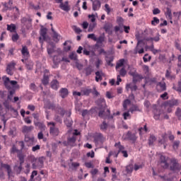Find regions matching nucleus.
I'll return each mask as SVG.
<instances>
[{
	"label": "nucleus",
	"mask_w": 181,
	"mask_h": 181,
	"mask_svg": "<svg viewBox=\"0 0 181 181\" xmlns=\"http://www.w3.org/2000/svg\"><path fill=\"white\" fill-rule=\"evenodd\" d=\"M49 75L44 74L43 78L42 79V84H43V86H47V84H49Z\"/></svg>",
	"instance_id": "bb28decb"
},
{
	"label": "nucleus",
	"mask_w": 181,
	"mask_h": 181,
	"mask_svg": "<svg viewBox=\"0 0 181 181\" xmlns=\"http://www.w3.org/2000/svg\"><path fill=\"white\" fill-rule=\"evenodd\" d=\"M57 4H59L60 9L65 11V12H69L70 11V6H69V1H66L63 4V0H54Z\"/></svg>",
	"instance_id": "39448f33"
},
{
	"label": "nucleus",
	"mask_w": 181,
	"mask_h": 181,
	"mask_svg": "<svg viewBox=\"0 0 181 181\" xmlns=\"http://www.w3.org/2000/svg\"><path fill=\"white\" fill-rule=\"evenodd\" d=\"M162 110L160 108L155 107L153 110V118L156 121L159 120L160 118V115H162Z\"/></svg>",
	"instance_id": "6e6552de"
},
{
	"label": "nucleus",
	"mask_w": 181,
	"mask_h": 181,
	"mask_svg": "<svg viewBox=\"0 0 181 181\" xmlns=\"http://www.w3.org/2000/svg\"><path fill=\"white\" fill-rule=\"evenodd\" d=\"M105 37L104 36H100L99 37L97 38V40L95 42H97V43H103L104 42Z\"/></svg>",
	"instance_id": "864d4df0"
},
{
	"label": "nucleus",
	"mask_w": 181,
	"mask_h": 181,
	"mask_svg": "<svg viewBox=\"0 0 181 181\" xmlns=\"http://www.w3.org/2000/svg\"><path fill=\"white\" fill-rule=\"evenodd\" d=\"M166 10H167V11L165 13L166 18L170 19V21H172V10L169 7H167Z\"/></svg>",
	"instance_id": "2f4dec72"
},
{
	"label": "nucleus",
	"mask_w": 181,
	"mask_h": 181,
	"mask_svg": "<svg viewBox=\"0 0 181 181\" xmlns=\"http://www.w3.org/2000/svg\"><path fill=\"white\" fill-rule=\"evenodd\" d=\"M51 47L47 48V52L48 54H53L54 53V49L56 48V45L53 42L50 43Z\"/></svg>",
	"instance_id": "393cba45"
},
{
	"label": "nucleus",
	"mask_w": 181,
	"mask_h": 181,
	"mask_svg": "<svg viewBox=\"0 0 181 181\" xmlns=\"http://www.w3.org/2000/svg\"><path fill=\"white\" fill-rule=\"evenodd\" d=\"M24 141L26 143L30 142V144H33V142H35V137H30L29 135L25 134Z\"/></svg>",
	"instance_id": "c756f323"
},
{
	"label": "nucleus",
	"mask_w": 181,
	"mask_h": 181,
	"mask_svg": "<svg viewBox=\"0 0 181 181\" xmlns=\"http://www.w3.org/2000/svg\"><path fill=\"white\" fill-rule=\"evenodd\" d=\"M64 124L68 128H71V125H73V122H70V119H69L68 118L64 120Z\"/></svg>",
	"instance_id": "09e8293b"
},
{
	"label": "nucleus",
	"mask_w": 181,
	"mask_h": 181,
	"mask_svg": "<svg viewBox=\"0 0 181 181\" xmlns=\"http://www.w3.org/2000/svg\"><path fill=\"white\" fill-rule=\"evenodd\" d=\"M21 153V150L18 149L16 148V146H15V144H13L12 146V148H11V153Z\"/></svg>",
	"instance_id": "58836bf2"
},
{
	"label": "nucleus",
	"mask_w": 181,
	"mask_h": 181,
	"mask_svg": "<svg viewBox=\"0 0 181 181\" xmlns=\"http://www.w3.org/2000/svg\"><path fill=\"white\" fill-rule=\"evenodd\" d=\"M83 95H86V96H88L90 95V94H91V93H93V89L90 88V89H84L83 90Z\"/></svg>",
	"instance_id": "37998d69"
},
{
	"label": "nucleus",
	"mask_w": 181,
	"mask_h": 181,
	"mask_svg": "<svg viewBox=\"0 0 181 181\" xmlns=\"http://www.w3.org/2000/svg\"><path fill=\"white\" fill-rule=\"evenodd\" d=\"M18 144L20 145L21 146V152H22V151H23V149H25V141H18Z\"/></svg>",
	"instance_id": "e2e57ef3"
},
{
	"label": "nucleus",
	"mask_w": 181,
	"mask_h": 181,
	"mask_svg": "<svg viewBox=\"0 0 181 181\" xmlns=\"http://www.w3.org/2000/svg\"><path fill=\"white\" fill-rule=\"evenodd\" d=\"M1 169H6L7 170L8 178L11 177V173H12V168H11V165L8 164L1 163Z\"/></svg>",
	"instance_id": "9b49d317"
},
{
	"label": "nucleus",
	"mask_w": 181,
	"mask_h": 181,
	"mask_svg": "<svg viewBox=\"0 0 181 181\" xmlns=\"http://www.w3.org/2000/svg\"><path fill=\"white\" fill-rule=\"evenodd\" d=\"M34 125L38 127L41 132H45V131H46V124L42 122H37L34 123Z\"/></svg>",
	"instance_id": "f3484780"
},
{
	"label": "nucleus",
	"mask_w": 181,
	"mask_h": 181,
	"mask_svg": "<svg viewBox=\"0 0 181 181\" xmlns=\"http://www.w3.org/2000/svg\"><path fill=\"white\" fill-rule=\"evenodd\" d=\"M175 115L177 117L178 119H181V109L180 107H177L175 112Z\"/></svg>",
	"instance_id": "a18cd8bd"
},
{
	"label": "nucleus",
	"mask_w": 181,
	"mask_h": 181,
	"mask_svg": "<svg viewBox=\"0 0 181 181\" xmlns=\"http://www.w3.org/2000/svg\"><path fill=\"white\" fill-rule=\"evenodd\" d=\"M103 29L108 35H112V30H111V29H112V23H106L103 26Z\"/></svg>",
	"instance_id": "9d476101"
},
{
	"label": "nucleus",
	"mask_w": 181,
	"mask_h": 181,
	"mask_svg": "<svg viewBox=\"0 0 181 181\" xmlns=\"http://www.w3.org/2000/svg\"><path fill=\"white\" fill-rule=\"evenodd\" d=\"M91 93L93 95H95L96 97H98V95H100V93L98 91H97V89L95 88V87H93V90H92Z\"/></svg>",
	"instance_id": "338daca9"
},
{
	"label": "nucleus",
	"mask_w": 181,
	"mask_h": 181,
	"mask_svg": "<svg viewBox=\"0 0 181 181\" xmlns=\"http://www.w3.org/2000/svg\"><path fill=\"white\" fill-rule=\"evenodd\" d=\"M35 129L33 126H23L22 129L23 134H29V132H32Z\"/></svg>",
	"instance_id": "a211bd4d"
},
{
	"label": "nucleus",
	"mask_w": 181,
	"mask_h": 181,
	"mask_svg": "<svg viewBox=\"0 0 181 181\" xmlns=\"http://www.w3.org/2000/svg\"><path fill=\"white\" fill-rule=\"evenodd\" d=\"M95 81L99 82L100 80H103V76H101V74H100V71H96L95 72Z\"/></svg>",
	"instance_id": "79ce46f5"
},
{
	"label": "nucleus",
	"mask_w": 181,
	"mask_h": 181,
	"mask_svg": "<svg viewBox=\"0 0 181 181\" xmlns=\"http://www.w3.org/2000/svg\"><path fill=\"white\" fill-rule=\"evenodd\" d=\"M178 63H177V67L181 68V54L178 55Z\"/></svg>",
	"instance_id": "774afa93"
},
{
	"label": "nucleus",
	"mask_w": 181,
	"mask_h": 181,
	"mask_svg": "<svg viewBox=\"0 0 181 181\" xmlns=\"http://www.w3.org/2000/svg\"><path fill=\"white\" fill-rule=\"evenodd\" d=\"M101 8V1L100 0H93L92 9L93 11H98Z\"/></svg>",
	"instance_id": "4468645a"
},
{
	"label": "nucleus",
	"mask_w": 181,
	"mask_h": 181,
	"mask_svg": "<svg viewBox=\"0 0 181 181\" xmlns=\"http://www.w3.org/2000/svg\"><path fill=\"white\" fill-rule=\"evenodd\" d=\"M153 42H159L160 40V35H159V33H157V35L154 37H152Z\"/></svg>",
	"instance_id": "680f3d73"
},
{
	"label": "nucleus",
	"mask_w": 181,
	"mask_h": 181,
	"mask_svg": "<svg viewBox=\"0 0 181 181\" xmlns=\"http://www.w3.org/2000/svg\"><path fill=\"white\" fill-rule=\"evenodd\" d=\"M49 134L52 136H58L59 134H60V131L59 130V128H57V127H49Z\"/></svg>",
	"instance_id": "ddd939ff"
},
{
	"label": "nucleus",
	"mask_w": 181,
	"mask_h": 181,
	"mask_svg": "<svg viewBox=\"0 0 181 181\" xmlns=\"http://www.w3.org/2000/svg\"><path fill=\"white\" fill-rule=\"evenodd\" d=\"M23 165V164L20 163L19 166H18V165L14 166V170H16V173H18V175H19V173H21V172H22Z\"/></svg>",
	"instance_id": "4c0bfd02"
},
{
	"label": "nucleus",
	"mask_w": 181,
	"mask_h": 181,
	"mask_svg": "<svg viewBox=\"0 0 181 181\" xmlns=\"http://www.w3.org/2000/svg\"><path fill=\"white\" fill-rule=\"evenodd\" d=\"M86 156L88 157V158H94V156H95V153H94V151H91V152H88V153H86Z\"/></svg>",
	"instance_id": "69168bd1"
},
{
	"label": "nucleus",
	"mask_w": 181,
	"mask_h": 181,
	"mask_svg": "<svg viewBox=\"0 0 181 181\" xmlns=\"http://www.w3.org/2000/svg\"><path fill=\"white\" fill-rule=\"evenodd\" d=\"M50 86H51V88H52V90H59V87L60 85L57 79H54L51 81Z\"/></svg>",
	"instance_id": "aec40b11"
},
{
	"label": "nucleus",
	"mask_w": 181,
	"mask_h": 181,
	"mask_svg": "<svg viewBox=\"0 0 181 181\" xmlns=\"http://www.w3.org/2000/svg\"><path fill=\"white\" fill-rule=\"evenodd\" d=\"M181 100L179 99L173 98L171 100H167L163 103V107H170L173 108V107H177L180 105Z\"/></svg>",
	"instance_id": "7ed1b4c3"
},
{
	"label": "nucleus",
	"mask_w": 181,
	"mask_h": 181,
	"mask_svg": "<svg viewBox=\"0 0 181 181\" xmlns=\"http://www.w3.org/2000/svg\"><path fill=\"white\" fill-rule=\"evenodd\" d=\"M148 141L149 146H152V145H153V142L156 141V137L154 135H151Z\"/></svg>",
	"instance_id": "72a5a7b5"
},
{
	"label": "nucleus",
	"mask_w": 181,
	"mask_h": 181,
	"mask_svg": "<svg viewBox=\"0 0 181 181\" xmlns=\"http://www.w3.org/2000/svg\"><path fill=\"white\" fill-rule=\"evenodd\" d=\"M21 54H23L24 57H29V49H28V47L23 46L21 49Z\"/></svg>",
	"instance_id": "a878e982"
},
{
	"label": "nucleus",
	"mask_w": 181,
	"mask_h": 181,
	"mask_svg": "<svg viewBox=\"0 0 181 181\" xmlns=\"http://www.w3.org/2000/svg\"><path fill=\"white\" fill-rule=\"evenodd\" d=\"M30 90H32L33 91H36V90H37V88L36 87V84L32 83L30 85Z\"/></svg>",
	"instance_id": "0e129e2a"
},
{
	"label": "nucleus",
	"mask_w": 181,
	"mask_h": 181,
	"mask_svg": "<svg viewBox=\"0 0 181 181\" xmlns=\"http://www.w3.org/2000/svg\"><path fill=\"white\" fill-rule=\"evenodd\" d=\"M179 145H180V141H174L173 144V149L176 150L179 148Z\"/></svg>",
	"instance_id": "49530a36"
},
{
	"label": "nucleus",
	"mask_w": 181,
	"mask_h": 181,
	"mask_svg": "<svg viewBox=\"0 0 181 181\" xmlns=\"http://www.w3.org/2000/svg\"><path fill=\"white\" fill-rule=\"evenodd\" d=\"M15 66H16V64L15 62L9 63L7 65V67H6L7 74H8L9 76H13V72H12V70L15 69Z\"/></svg>",
	"instance_id": "1a4fd4ad"
},
{
	"label": "nucleus",
	"mask_w": 181,
	"mask_h": 181,
	"mask_svg": "<svg viewBox=\"0 0 181 181\" xmlns=\"http://www.w3.org/2000/svg\"><path fill=\"white\" fill-rule=\"evenodd\" d=\"M119 76L122 77H125L127 76V70H125V68H122L119 71Z\"/></svg>",
	"instance_id": "8fccbe9b"
},
{
	"label": "nucleus",
	"mask_w": 181,
	"mask_h": 181,
	"mask_svg": "<svg viewBox=\"0 0 181 181\" xmlns=\"http://www.w3.org/2000/svg\"><path fill=\"white\" fill-rule=\"evenodd\" d=\"M100 129L101 131H105L108 129V124L105 121H103L100 125Z\"/></svg>",
	"instance_id": "f704fd0d"
},
{
	"label": "nucleus",
	"mask_w": 181,
	"mask_h": 181,
	"mask_svg": "<svg viewBox=\"0 0 181 181\" xmlns=\"http://www.w3.org/2000/svg\"><path fill=\"white\" fill-rule=\"evenodd\" d=\"M148 56V54H146L144 55V57H143V60L144 62V63H147V62H151V59H152V57L151 56H148V58H147Z\"/></svg>",
	"instance_id": "c03bdc74"
},
{
	"label": "nucleus",
	"mask_w": 181,
	"mask_h": 181,
	"mask_svg": "<svg viewBox=\"0 0 181 181\" xmlns=\"http://www.w3.org/2000/svg\"><path fill=\"white\" fill-rule=\"evenodd\" d=\"M74 30L77 33V35H80L81 32H83V30L80 28L77 27V25H74Z\"/></svg>",
	"instance_id": "de8ad7c7"
},
{
	"label": "nucleus",
	"mask_w": 181,
	"mask_h": 181,
	"mask_svg": "<svg viewBox=\"0 0 181 181\" xmlns=\"http://www.w3.org/2000/svg\"><path fill=\"white\" fill-rule=\"evenodd\" d=\"M57 109L60 111L59 112L58 110L59 115H61V117H64V115L66 114V111L63 110V107H57Z\"/></svg>",
	"instance_id": "3c124183"
},
{
	"label": "nucleus",
	"mask_w": 181,
	"mask_h": 181,
	"mask_svg": "<svg viewBox=\"0 0 181 181\" xmlns=\"http://www.w3.org/2000/svg\"><path fill=\"white\" fill-rule=\"evenodd\" d=\"M86 76H90L91 73H93V66L89 65L85 69Z\"/></svg>",
	"instance_id": "c9c22d12"
},
{
	"label": "nucleus",
	"mask_w": 181,
	"mask_h": 181,
	"mask_svg": "<svg viewBox=\"0 0 181 181\" xmlns=\"http://www.w3.org/2000/svg\"><path fill=\"white\" fill-rule=\"evenodd\" d=\"M159 22L160 21L158 17H153V21H151V25H153V26H156V25H158Z\"/></svg>",
	"instance_id": "ea45409f"
},
{
	"label": "nucleus",
	"mask_w": 181,
	"mask_h": 181,
	"mask_svg": "<svg viewBox=\"0 0 181 181\" xmlns=\"http://www.w3.org/2000/svg\"><path fill=\"white\" fill-rule=\"evenodd\" d=\"M158 85L160 86L162 91H166V83H162L161 82H159Z\"/></svg>",
	"instance_id": "13d9d810"
},
{
	"label": "nucleus",
	"mask_w": 181,
	"mask_h": 181,
	"mask_svg": "<svg viewBox=\"0 0 181 181\" xmlns=\"http://www.w3.org/2000/svg\"><path fill=\"white\" fill-rule=\"evenodd\" d=\"M95 104L98 107V110H99V112L98 114L99 118H103L105 111L108 110L107 103H105V99H104V98H98L95 101Z\"/></svg>",
	"instance_id": "f257e3e1"
},
{
	"label": "nucleus",
	"mask_w": 181,
	"mask_h": 181,
	"mask_svg": "<svg viewBox=\"0 0 181 181\" xmlns=\"http://www.w3.org/2000/svg\"><path fill=\"white\" fill-rule=\"evenodd\" d=\"M112 62H114V57H106V63L107 66H110V67H112V66H114Z\"/></svg>",
	"instance_id": "7c9ffc66"
},
{
	"label": "nucleus",
	"mask_w": 181,
	"mask_h": 181,
	"mask_svg": "<svg viewBox=\"0 0 181 181\" xmlns=\"http://www.w3.org/2000/svg\"><path fill=\"white\" fill-rule=\"evenodd\" d=\"M54 42H59L60 40V38L59 37V34L57 33H54L52 36Z\"/></svg>",
	"instance_id": "6e6d98bb"
},
{
	"label": "nucleus",
	"mask_w": 181,
	"mask_h": 181,
	"mask_svg": "<svg viewBox=\"0 0 181 181\" xmlns=\"http://www.w3.org/2000/svg\"><path fill=\"white\" fill-rule=\"evenodd\" d=\"M110 114L111 112L110 111V109H107V110L104 112V117L100 118H102L103 119H107V118L108 119H112V118H114V116L111 115Z\"/></svg>",
	"instance_id": "4be33fe9"
},
{
	"label": "nucleus",
	"mask_w": 181,
	"mask_h": 181,
	"mask_svg": "<svg viewBox=\"0 0 181 181\" xmlns=\"http://www.w3.org/2000/svg\"><path fill=\"white\" fill-rule=\"evenodd\" d=\"M94 141L95 143L100 142V144H104V136L103 134L100 133L94 136Z\"/></svg>",
	"instance_id": "dca6fc26"
},
{
	"label": "nucleus",
	"mask_w": 181,
	"mask_h": 181,
	"mask_svg": "<svg viewBox=\"0 0 181 181\" xmlns=\"http://www.w3.org/2000/svg\"><path fill=\"white\" fill-rule=\"evenodd\" d=\"M12 40L13 42H18L19 40V35L18 33L13 34L12 35Z\"/></svg>",
	"instance_id": "5fc2aeb1"
},
{
	"label": "nucleus",
	"mask_w": 181,
	"mask_h": 181,
	"mask_svg": "<svg viewBox=\"0 0 181 181\" xmlns=\"http://www.w3.org/2000/svg\"><path fill=\"white\" fill-rule=\"evenodd\" d=\"M124 139L127 141H131L133 144H135L138 137L136 136V133H132V132L128 131L125 135Z\"/></svg>",
	"instance_id": "20e7f679"
},
{
	"label": "nucleus",
	"mask_w": 181,
	"mask_h": 181,
	"mask_svg": "<svg viewBox=\"0 0 181 181\" xmlns=\"http://www.w3.org/2000/svg\"><path fill=\"white\" fill-rule=\"evenodd\" d=\"M129 88L132 91H136V90H138V86L136 85H134L132 86V83H127L126 85V90L127 91H129Z\"/></svg>",
	"instance_id": "b1692460"
},
{
	"label": "nucleus",
	"mask_w": 181,
	"mask_h": 181,
	"mask_svg": "<svg viewBox=\"0 0 181 181\" xmlns=\"http://www.w3.org/2000/svg\"><path fill=\"white\" fill-rule=\"evenodd\" d=\"M88 18L89 19L91 18L90 22L92 23L89 24L88 32H93V30H94V28L97 26V23H94L95 22V16H94V14L88 15Z\"/></svg>",
	"instance_id": "0eeeda50"
},
{
	"label": "nucleus",
	"mask_w": 181,
	"mask_h": 181,
	"mask_svg": "<svg viewBox=\"0 0 181 181\" xmlns=\"http://www.w3.org/2000/svg\"><path fill=\"white\" fill-rule=\"evenodd\" d=\"M130 111L132 113L135 112V111H138L139 112H142V109L139 108V106L136 105H134L132 108L130 109Z\"/></svg>",
	"instance_id": "473e14b6"
},
{
	"label": "nucleus",
	"mask_w": 181,
	"mask_h": 181,
	"mask_svg": "<svg viewBox=\"0 0 181 181\" xmlns=\"http://www.w3.org/2000/svg\"><path fill=\"white\" fill-rule=\"evenodd\" d=\"M59 95L62 98H66L69 97V89H67V88H62L59 90Z\"/></svg>",
	"instance_id": "f8f14e48"
},
{
	"label": "nucleus",
	"mask_w": 181,
	"mask_h": 181,
	"mask_svg": "<svg viewBox=\"0 0 181 181\" xmlns=\"http://www.w3.org/2000/svg\"><path fill=\"white\" fill-rule=\"evenodd\" d=\"M119 62L117 63V65H116V69H118V67H122V66H124V63L125 62V59H119Z\"/></svg>",
	"instance_id": "603ef678"
},
{
	"label": "nucleus",
	"mask_w": 181,
	"mask_h": 181,
	"mask_svg": "<svg viewBox=\"0 0 181 181\" xmlns=\"http://www.w3.org/2000/svg\"><path fill=\"white\" fill-rule=\"evenodd\" d=\"M86 168H88V169H93L94 168V165L90 162L85 163Z\"/></svg>",
	"instance_id": "bf43d9fd"
},
{
	"label": "nucleus",
	"mask_w": 181,
	"mask_h": 181,
	"mask_svg": "<svg viewBox=\"0 0 181 181\" xmlns=\"http://www.w3.org/2000/svg\"><path fill=\"white\" fill-rule=\"evenodd\" d=\"M7 30L8 32H11V33L13 32H16V25L13 23H11V25H7Z\"/></svg>",
	"instance_id": "cd10ccee"
},
{
	"label": "nucleus",
	"mask_w": 181,
	"mask_h": 181,
	"mask_svg": "<svg viewBox=\"0 0 181 181\" xmlns=\"http://www.w3.org/2000/svg\"><path fill=\"white\" fill-rule=\"evenodd\" d=\"M4 110V107H2V105L0 104V114L1 115V117H3L2 121L4 122V125L6 124V119H5V115L6 114H2V110Z\"/></svg>",
	"instance_id": "a19ab883"
},
{
	"label": "nucleus",
	"mask_w": 181,
	"mask_h": 181,
	"mask_svg": "<svg viewBox=\"0 0 181 181\" xmlns=\"http://www.w3.org/2000/svg\"><path fill=\"white\" fill-rule=\"evenodd\" d=\"M160 163L164 164L163 165H162V168H163V169H168V168H169V163L168 162V160H166V156H160Z\"/></svg>",
	"instance_id": "2eb2a0df"
},
{
	"label": "nucleus",
	"mask_w": 181,
	"mask_h": 181,
	"mask_svg": "<svg viewBox=\"0 0 181 181\" xmlns=\"http://www.w3.org/2000/svg\"><path fill=\"white\" fill-rule=\"evenodd\" d=\"M133 171H134V164H129L126 166L127 173H132Z\"/></svg>",
	"instance_id": "e433bc0d"
},
{
	"label": "nucleus",
	"mask_w": 181,
	"mask_h": 181,
	"mask_svg": "<svg viewBox=\"0 0 181 181\" xmlns=\"http://www.w3.org/2000/svg\"><path fill=\"white\" fill-rule=\"evenodd\" d=\"M170 170L173 173H179L180 170H181V165L176 158L170 160Z\"/></svg>",
	"instance_id": "f03ea898"
},
{
	"label": "nucleus",
	"mask_w": 181,
	"mask_h": 181,
	"mask_svg": "<svg viewBox=\"0 0 181 181\" xmlns=\"http://www.w3.org/2000/svg\"><path fill=\"white\" fill-rule=\"evenodd\" d=\"M17 158H18L21 165H23V163H25V156H23L22 151L17 154Z\"/></svg>",
	"instance_id": "c85d7f7f"
},
{
	"label": "nucleus",
	"mask_w": 181,
	"mask_h": 181,
	"mask_svg": "<svg viewBox=\"0 0 181 181\" xmlns=\"http://www.w3.org/2000/svg\"><path fill=\"white\" fill-rule=\"evenodd\" d=\"M168 139H170V141H175V136L172 134V132L168 131Z\"/></svg>",
	"instance_id": "4d7b16f0"
},
{
	"label": "nucleus",
	"mask_w": 181,
	"mask_h": 181,
	"mask_svg": "<svg viewBox=\"0 0 181 181\" xmlns=\"http://www.w3.org/2000/svg\"><path fill=\"white\" fill-rule=\"evenodd\" d=\"M44 108L54 111V110H56V105L54 103H52L51 102H47L46 104H45Z\"/></svg>",
	"instance_id": "412c9836"
},
{
	"label": "nucleus",
	"mask_w": 181,
	"mask_h": 181,
	"mask_svg": "<svg viewBox=\"0 0 181 181\" xmlns=\"http://www.w3.org/2000/svg\"><path fill=\"white\" fill-rule=\"evenodd\" d=\"M76 141H77V139L75 136H73L72 137H69L67 139V144L69 145V146H74V144H76Z\"/></svg>",
	"instance_id": "5701e85b"
},
{
	"label": "nucleus",
	"mask_w": 181,
	"mask_h": 181,
	"mask_svg": "<svg viewBox=\"0 0 181 181\" xmlns=\"http://www.w3.org/2000/svg\"><path fill=\"white\" fill-rule=\"evenodd\" d=\"M40 35L42 37H39V42L40 43H43L45 40H46V35H47V28L43 27V25L41 26Z\"/></svg>",
	"instance_id": "423d86ee"
},
{
	"label": "nucleus",
	"mask_w": 181,
	"mask_h": 181,
	"mask_svg": "<svg viewBox=\"0 0 181 181\" xmlns=\"http://www.w3.org/2000/svg\"><path fill=\"white\" fill-rule=\"evenodd\" d=\"M43 159H45V158L40 157L37 160L35 158L33 162H35H35H37V168H43V166H45V161L43 160Z\"/></svg>",
	"instance_id": "6ab92c4d"
},
{
	"label": "nucleus",
	"mask_w": 181,
	"mask_h": 181,
	"mask_svg": "<svg viewBox=\"0 0 181 181\" xmlns=\"http://www.w3.org/2000/svg\"><path fill=\"white\" fill-rule=\"evenodd\" d=\"M88 39H91L92 40H97V37H95V34H89L88 35Z\"/></svg>",
	"instance_id": "052dcab7"
}]
</instances>
